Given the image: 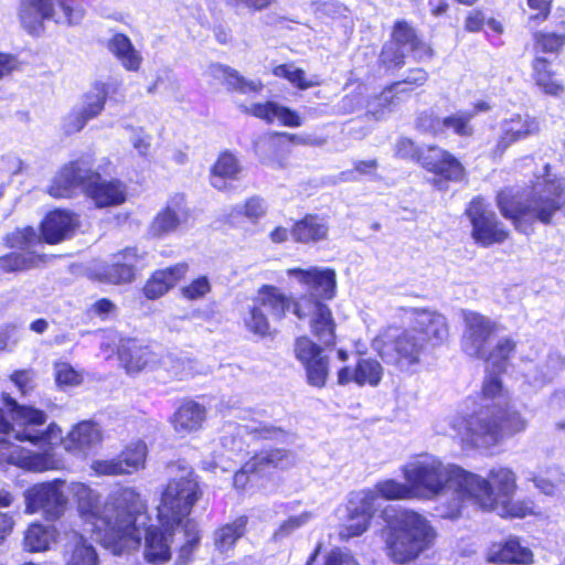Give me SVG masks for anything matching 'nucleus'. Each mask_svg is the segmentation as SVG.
Returning a JSON list of instances; mask_svg holds the SVG:
<instances>
[{"mask_svg":"<svg viewBox=\"0 0 565 565\" xmlns=\"http://www.w3.org/2000/svg\"><path fill=\"white\" fill-rule=\"evenodd\" d=\"M294 313L300 320L308 319L311 333L321 344H335L337 323L328 305L319 299L299 297L294 303Z\"/></svg>","mask_w":565,"mask_h":565,"instance_id":"obj_15","label":"nucleus"},{"mask_svg":"<svg viewBox=\"0 0 565 565\" xmlns=\"http://www.w3.org/2000/svg\"><path fill=\"white\" fill-rule=\"evenodd\" d=\"M463 333L461 348L466 354L472 358H482L493 334L500 330V324L490 317L477 311L467 310L462 312Z\"/></svg>","mask_w":565,"mask_h":565,"instance_id":"obj_17","label":"nucleus"},{"mask_svg":"<svg viewBox=\"0 0 565 565\" xmlns=\"http://www.w3.org/2000/svg\"><path fill=\"white\" fill-rule=\"evenodd\" d=\"M188 273V265L180 263L174 266L157 270L143 287L145 296L148 299L162 297Z\"/></svg>","mask_w":565,"mask_h":565,"instance_id":"obj_33","label":"nucleus"},{"mask_svg":"<svg viewBox=\"0 0 565 565\" xmlns=\"http://www.w3.org/2000/svg\"><path fill=\"white\" fill-rule=\"evenodd\" d=\"M447 427L443 434L457 436L462 445L470 448L489 449L499 445L505 437L523 433L529 426L527 418L513 407L500 406L463 416L455 414L445 418Z\"/></svg>","mask_w":565,"mask_h":565,"instance_id":"obj_3","label":"nucleus"},{"mask_svg":"<svg viewBox=\"0 0 565 565\" xmlns=\"http://www.w3.org/2000/svg\"><path fill=\"white\" fill-rule=\"evenodd\" d=\"M177 532L183 533L184 543L179 550L178 564L185 565L191 559L194 550L199 544V531L196 524L192 521H186L182 525L177 526Z\"/></svg>","mask_w":565,"mask_h":565,"instance_id":"obj_51","label":"nucleus"},{"mask_svg":"<svg viewBox=\"0 0 565 565\" xmlns=\"http://www.w3.org/2000/svg\"><path fill=\"white\" fill-rule=\"evenodd\" d=\"M500 129L501 135L492 150L494 157H501L516 141L536 135L540 125L536 118L530 115H513L501 121Z\"/></svg>","mask_w":565,"mask_h":565,"instance_id":"obj_22","label":"nucleus"},{"mask_svg":"<svg viewBox=\"0 0 565 565\" xmlns=\"http://www.w3.org/2000/svg\"><path fill=\"white\" fill-rule=\"evenodd\" d=\"M156 371L161 381H183L194 375L195 363L189 358L167 353L158 359Z\"/></svg>","mask_w":565,"mask_h":565,"instance_id":"obj_34","label":"nucleus"},{"mask_svg":"<svg viewBox=\"0 0 565 565\" xmlns=\"http://www.w3.org/2000/svg\"><path fill=\"white\" fill-rule=\"evenodd\" d=\"M305 369L308 383L311 386L321 388L326 385L329 374V360L327 355L318 358V360L311 362Z\"/></svg>","mask_w":565,"mask_h":565,"instance_id":"obj_56","label":"nucleus"},{"mask_svg":"<svg viewBox=\"0 0 565 565\" xmlns=\"http://www.w3.org/2000/svg\"><path fill=\"white\" fill-rule=\"evenodd\" d=\"M129 131V140L134 147V149L142 157L149 154L151 148L152 137L141 127H126Z\"/></svg>","mask_w":565,"mask_h":565,"instance_id":"obj_61","label":"nucleus"},{"mask_svg":"<svg viewBox=\"0 0 565 565\" xmlns=\"http://www.w3.org/2000/svg\"><path fill=\"white\" fill-rule=\"evenodd\" d=\"M422 166L429 172L439 177L440 181H461L465 168L450 152L438 147H429L427 153L420 158Z\"/></svg>","mask_w":565,"mask_h":565,"instance_id":"obj_24","label":"nucleus"},{"mask_svg":"<svg viewBox=\"0 0 565 565\" xmlns=\"http://www.w3.org/2000/svg\"><path fill=\"white\" fill-rule=\"evenodd\" d=\"M210 74L220 81H223L228 88L237 90L242 94L257 93L264 87L262 81L247 79L242 76L236 70L222 64H211L209 67Z\"/></svg>","mask_w":565,"mask_h":565,"instance_id":"obj_36","label":"nucleus"},{"mask_svg":"<svg viewBox=\"0 0 565 565\" xmlns=\"http://www.w3.org/2000/svg\"><path fill=\"white\" fill-rule=\"evenodd\" d=\"M38 259L33 252L11 253L0 257V269L6 273L25 270L35 266Z\"/></svg>","mask_w":565,"mask_h":565,"instance_id":"obj_52","label":"nucleus"},{"mask_svg":"<svg viewBox=\"0 0 565 565\" xmlns=\"http://www.w3.org/2000/svg\"><path fill=\"white\" fill-rule=\"evenodd\" d=\"M177 525L149 526L145 532L143 555L148 563L161 565L171 558V544Z\"/></svg>","mask_w":565,"mask_h":565,"instance_id":"obj_25","label":"nucleus"},{"mask_svg":"<svg viewBox=\"0 0 565 565\" xmlns=\"http://www.w3.org/2000/svg\"><path fill=\"white\" fill-rule=\"evenodd\" d=\"M147 455V445L141 440H137L127 445L117 457L121 461L125 473L131 475L146 467Z\"/></svg>","mask_w":565,"mask_h":565,"instance_id":"obj_46","label":"nucleus"},{"mask_svg":"<svg viewBox=\"0 0 565 565\" xmlns=\"http://www.w3.org/2000/svg\"><path fill=\"white\" fill-rule=\"evenodd\" d=\"M384 369L382 364L374 359H360L356 365L341 367L338 371V384L348 385L355 383L359 386L369 385L376 387L383 377Z\"/></svg>","mask_w":565,"mask_h":565,"instance_id":"obj_27","label":"nucleus"},{"mask_svg":"<svg viewBox=\"0 0 565 565\" xmlns=\"http://www.w3.org/2000/svg\"><path fill=\"white\" fill-rule=\"evenodd\" d=\"M467 215L472 225L471 236L481 246L489 247L508 239L509 230L482 199L477 198L470 202Z\"/></svg>","mask_w":565,"mask_h":565,"instance_id":"obj_16","label":"nucleus"},{"mask_svg":"<svg viewBox=\"0 0 565 565\" xmlns=\"http://www.w3.org/2000/svg\"><path fill=\"white\" fill-rule=\"evenodd\" d=\"M77 226L78 218L75 214L55 210L42 223V237L46 243L56 244L73 235Z\"/></svg>","mask_w":565,"mask_h":565,"instance_id":"obj_28","label":"nucleus"},{"mask_svg":"<svg viewBox=\"0 0 565 565\" xmlns=\"http://www.w3.org/2000/svg\"><path fill=\"white\" fill-rule=\"evenodd\" d=\"M516 489L515 473L505 467L490 470L488 479L466 472L463 502L471 500L486 510H498Z\"/></svg>","mask_w":565,"mask_h":565,"instance_id":"obj_9","label":"nucleus"},{"mask_svg":"<svg viewBox=\"0 0 565 565\" xmlns=\"http://www.w3.org/2000/svg\"><path fill=\"white\" fill-rule=\"evenodd\" d=\"M17 438L28 440L33 445H39L43 451L41 454H49L54 457L46 446L63 444L67 451H83L99 445L103 440V431L100 426L93 420H83L76 424L65 438L62 436V429L51 424L46 430L39 431L38 427H33L31 431L17 430ZM55 460V468L58 466V461Z\"/></svg>","mask_w":565,"mask_h":565,"instance_id":"obj_8","label":"nucleus"},{"mask_svg":"<svg viewBox=\"0 0 565 565\" xmlns=\"http://www.w3.org/2000/svg\"><path fill=\"white\" fill-rule=\"evenodd\" d=\"M55 379L58 385L76 386L82 383L83 376L66 362L55 363Z\"/></svg>","mask_w":565,"mask_h":565,"instance_id":"obj_62","label":"nucleus"},{"mask_svg":"<svg viewBox=\"0 0 565 565\" xmlns=\"http://www.w3.org/2000/svg\"><path fill=\"white\" fill-rule=\"evenodd\" d=\"M139 260L136 248H126L114 255V262L100 275V280L110 284L131 281L135 276V267Z\"/></svg>","mask_w":565,"mask_h":565,"instance_id":"obj_32","label":"nucleus"},{"mask_svg":"<svg viewBox=\"0 0 565 565\" xmlns=\"http://www.w3.org/2000/svg\"><path fill=\"white\" fill-rule=\"evenodd\" d=\"M482 395L484 399L492 401V404H484L481 409H484L486 406H489L490 409H497L503 405L504 392L501 381L497 375L490 374L486 377L482 386Z\"/></svg>","mask_w":565,"mask_h":565,"instance_id":"obj_54","label":"nucleus"},{"mask_svg":"<svg viewBox=\"0 0 565 565\" xmlns=\"http://www.w3.org/2000/svg\"><path fill=\"white\" fill-rule=\"evenodd\" d=\"M90 468L97 476L115 477L126 475L118 457L95 460L92 462Z\"/></svg>","mask_w":565,"mask_h":565,"instance_id":"obj_63","label":"nucleus"},{"mask_svg":"<svg viewBox=\"0 0 565 565\" xmlns=\"http://www.w3.org/2000/svg\"><path fill=\"white\" fill-rule=\"evenodd\" d=\"M372 347L386 363L401 371H409L419 364L427 345L412 328L398 330L390 327L373 340Z\"/></svg>","mask_w":565,"mask_h":565,"instance_id":"obj_11","label":"nucleus"},{"mask_svg":"<svg viewBox=\"0 0 565 565\" xmlns=\"http://www.w3.org/2000/svg\"><path fill=\"white\" fill-rule=\"evenodd\" d=\"M285 138L289 142L296 143V145H307L309 143L308 139L300 135L295 134H288V132H281V134H274L270 135L262 140H259L256 143L257 152L260 154L263 152L264 148L268 149H276L280 146L281 139Z\"/></svg>","mask_w":565,"mask_h":565,"instance_id":"obj_60","label":"nucleus"},{"mask_svg":"<svg viewBox=\"0 0 565 565\" xmlns=\"http://www.w3.org/2000/svg\"><path fill=\"white\" fill-rule=\"evenodd\" d=\"M329 228L326 217L308 214L294 224L291 237L297 243L316 244L328 238Z\"/></svg>","mask_w":565,"mask_h":565,"instance_id":"obj_31","label":"nucleus"},{"mask_svg":"<svg viewBox=\"0 0 565 565\" xmlns=\"http://www.w3.org/2000/svg\"><path fill=\"white\" fill-rule=\"evenodd\" d=\"M243 111L268 124L277 119L287 127H300L302 125V120L297 111L275 102L252 104L249 107H244Z\"/></svg>","mask_w":565,"mask_h":565,"instance_id":"obj_29","label":"nucleus"},{"mask_svg":"<svg viewBox=\"0 0 565 565\" xmlns=\"http://www.w3.org/2000/svg\"><path fill=\"white\" fill-rule=\"evenodd\" d=\"M70 556L66 565H98L95 548L77 532L71 534Z\"/></svg>","mask_w":565,"mask_h":565,"instance_id":"obj_45","label":"nucleus"},{"mask_svg":"<svg viewBox=\"0 0 565 565\" xmlns=\"http://www.w3.org/2000/svg\"><path fill=\"white\" fill-rule=\"evenodd\" d=\"M406 482L412 484L417 499L451 497L450 507L443 512L445 518H457L463 504L466 470L445 463L431 455H419L402 468Z\"/></svg>","mask_w":565,"mask_h":565,"instance_id":"obj_4","label":"nucleus"},{"mask_svg":"<svg viewBox=\"0 0 565 565\" xmlns=\"http://www.w3.org/2000/svg\"><path fill=\"white\" fill-rule=\"evenodd\" d=\"M108 49L125 70L136 72L140 68L142 55L125 34H115L108 42Z\"/></svg>","mask_w":565,"mask_h":565,"instance_id":"obj_39","label":"nucleus"},{"mask_svg":"<svg viewBox=\"0 0 565 565\" xmlns=\"http://www.w3.org/2000/svg\"><path fill=\"white\" fill-rule=\"evenodd\" d=\"M242 166L236 156L230 151L222 152L211 168V184L217 190L226 189L227 180H236Z\"/></svg>","mask_w":565,"mask_h":565,"instance_id":"obj_38","label":"nucleus"},{"mask_svg":"<svg viewBox=\"0 0 565 565\" xmlns=\"http://www.w3.org/2000/svg\"><path fill=\"white\" fill-rule=\"evenodd\" d=\"M286 273L307 288V292L301 297H310L324 302L333 299L337 294V274L331 268L318 266L307 269L288 268Z\"/></svg>","mask_w":565,"mask_h":565,"instance_id":"obj_18","label":"nucleus"},{"mask_svg":"<svg viewBox=\"0 0 565 565\" xmlns=\"http://www.w3.org/2000/svg\"><path fill=\"white\" fill-rule=\"evenodd\" d=\"M57 535L58 532L54 525L32 523L24 532L23 547L30 553L45 552L56 542Z\"/></svg>","mask_w":565,"mask_h":565,"instance_id":"obj_37","label":"nucleus"},{"mask_svg":"<svg viewBox=\"0 0 565 565\" xmlns=\"http://www.w3.org/2000/svg\"><path fill=\"white\" fill-rule=\"evenodd\" d=\"M412 329L416 334L433 345L445 342L449 335V327L444 315L430 309L412 310Z\"/></svg>","mask_w":565,"mask_h":565,"instance_id":"obj_21","label":"nucleus"},{"mask_svg":"<svg viewBox=\"0 0 565 565\" xmlns=\"http://www.w3.org/2000/svg\"><path fill=\"white\" fill-rule=\"evenodd\" d=\"M120 359L125 362L128 372H139L147 367L156 370L158 362L157 355L152 351L136 342H129L121 349Z\"/></svg>","mask_w":565,"mask_h":565,"instance_id":"obj_40","label":"nucleus"},{"mask_svg":"<svg viewBox=\"0 0 565 565\" xmlns=\"http://www.w3.org/2000/svg\"><path fill=\"white\" fill-rule=\"evenodd\" d=\"M190 217V210L183 195H174L153 217L149 233L153 237H163L177 232Z\"/></svg>","mask_w":565,"mask_h":565,"instance_id":"obj_23","label":"nucleus"},{"mask_svg":"<svg viewBox=\"0 0 565 565\" xmlns=\"http://www.w3.org/2000/svg\"><path fill=\"white\" fill-rule=\"evenodd\" d=\"M97 178H88L85 193L97 207L119 205L126 200V186L118 180H103L100 174L93 171Z\"/></svg>","mask_w":565,"mask_h":565,"instance_id":"obj_26","label":"nucleus"},{"mask_svg":"<svg viewBox=\"0 0 565 565\" xmlns=\"http://www.w3.org/2000/svg\"><path fill=\"white\" fill-rule=\"evenodd\" d=\"M205 415L204 406L194 401H186L175 411L172 424L179 434H190L201 428Z\"/></svg>","mask_w":565,"mask_h":565,"instance_id":"obj_35","label":"nucleus"},{"mask_svg":"<svg viewBox=\"0 0 565 565\" xmlns=\"http://www.w3.org/2000/svg\"><path fill=\"white\" fill-rule=\"evenodd\" d=\"M515 349L516 342L510 337H503L498 340L492 349L489 347L481 359L498 371H503Z\"/></svg>","mask_w":565,"mask_h":565,"instance_id":"obj_47","label":"nucleus"},{"mask_svg":"<svg viewBox=\"0 0 565 565\" xmlns=\"http://www.w3.org/2000/svg\"><path fill=\"white\" fill-rule=\"evenodd\" d=\"M376 510L373 493L369 491L352 493L348 504V519L341 526L340 536L348 540L363 534Z\"/></svg>","mask_w":565,"mask_h":565,"instance_id":"obj_19","label":"nucleus"},{"mask_svg":"<svg viewBox=\"0 0 565 565\" xmlns=\"http://www.w3.org/2000/svg\"><path fill=\"white\" fill-rule=\"evenodd\" d=\"M487 561L529 565L533 562V554L527 547L522 546L518 539L510 537L504 543L492 544L488 548Z\"/></svg>","mask_w":565,"mask_h":565,"instance_id":"obj_30","label":"nucleus"},{"mask_svg":"<svg viewBox=\"0 0 565 565\" xmlns=\"http://www.w3.org/2000/svg\"><path fill=\"white\" fill-rule=\"evenodd\" d=\"M295 463L291 452L284 449H269L256 454L246 462V470H258L265 472L270 468H286Z\"/></svg>","mask_w":565,"mask_h":565,"instance_id":"obj_41","label":"nucleus"},{"mask_svg":"<svg viewBox=\"0 0 565 565\" xmlns=\"http://www.w3.org/2000/svg\"><path fill=\"white\" fill-rule=\"evenodd\" d=\"M532 77L535 84L545 93L558 96L564 92V86L554 77L551 64L546 58L536 56L532 62Z\"/></svg>","mask_w":565,"mask_h":565,"instance_id":"obj_43","label":"nucleus"},{"mask_svg":"<svg viewBox=\"0 0 565 565\" xmlns=\"http://www.w3.org/2000/svg\"><path fill=\"white\" fill-rule=\"evenodd\" d=\"M551 478H544L542 476L533 477L535 487L544 494L553 495L559 487L565 482V475L558 469L553 468L550 471Z\"/></svg>","mask_w":565,"mask_h":565,"instance_id":"obj_59","label":"nucleus"},{"mask_svg":"<svg viewBox=\"0 0 565 565\" xmlns=\"http://www.w3.org/2000/svg\"><path fill=\"white\" fill-rule=\"evenodd\" d=\"M266 211L267 206L265 201L258 196H253L243 205H236L231 210L227 215V223L239 227L242 226V218L245 217L252 224H257L266 214Z\"/></svg>","mask_w":565,"mask_h":565,"instance_id":"obj_44","label":"nucleus"},{"mask_svg":"<svg viewBox=\"0 0 565 565\" xmlns=\"http://www.w3.org/2000/svg\"><path fill=\"white\" fill-rule=\"evenodd\" d=\"M211 291V282L206 276H201L181 288V294L189 300H198Z\"/></svg>","mask_w":565,"mask_h":565,"instance_id":"obj_64","label":"nucleus"},{"mask_svg":"<svg viewBox=\"0 0 565 565\" xmlns=\"http://www.w3.org/2000/svg\"><path fill=\"white\" fill-rule=\"evenodd\" d=\"M246 519L238 518L234 522L218 529L214 534V545L221 552H227L235 542L244 534Z\"/></svg>","mask_w":565,"mask_h":565,"instance_id":"obj_49","label":"nucleus"},{"mask_svg":"<svg viewBox=\"0 0 565 565\" xmlns=\"http://www.w3.org/2000/svg\"><path fill=\"white\" fill-rule=\"evenodd\" d=\"M295 355L297 360L306 367L318 358L324 356L322 348L315 343L309 337L302 335L295 341Z\"/></svg>","mask_w":565,"mask_h":565,"instance_id":"obj_53","label":"nucleus"},{"mask_svg":"<svg viewBox=\"0 0 565 565\" xmlns=\"http://www.w3.org/2000/svg\"><path fill=\"white\" fill-rule=\"evenodd\" d=\"M67 486L61 479L32 486L24 493L25 512H43L47 519L57 520L63 515L68 502L65 492Z\"/></svg>","mask_w":565,"mask_h":565,"instance_id":"obj_13","label":"nucleus"},{"mask_svg":"<svg viewBox=\"0 0 565 565\" xmlns=\"http://www.w3.org/2000/svg\"><path fill=\"white\" fill-rule=\"evenodd\" d=\"M393 43L399 46L409 45L411 50L417 54L419 60L424 58V56L431 55V50L416 36L413 28L405 21L396 22L393 30Z\"/></svg>","mask_w":565,"mask_h":565,"instance_id":"obj_48","label":"nucleus"},{"mask_svg":"<svg viewBox=\"0 0 565 565\" xmlns=\"http://www.w3.org/2000/svg\"><path fill=\"white\" fill-rule=\"evenodd\" d=\"M475 117V114L468 111H458L454 115L447 116L443 119V125L446 128L452 129L455 134L461 137H469L473 132V128L470 125V120Z\"/></svg>","mask_w":565,"mask_h":565,"instance_id":"obj_57","label":"nucleus"},{"mask_svg":"<svg viewBox=\"0 0 565 565\" xmlns=\"http://www.w3.org/2000/svg\"><path fill=\"white\" fill-rule=\"evenodd\" d=\"M434 537L435 532L423 515L409 510L401 511L385 531L386 555L396 564H406L426 550Z\"/></svg>","mask_w":565,"mask_h":565,"instance_id":"obj_7","label":"nucleus"},{"mask_svg":"<svg viewBox=\"0 0 565 565\" xmlns=\"http://www.w3.org/2000/svg\"><path fill=\"white\" fill-rule=\"evenodd\" d=\"M497 206L514 228L529 233L534 221L550 224L556 212L565 206L562 181L548 175L537 178L530 190L504 189L497 195Z\"/></svg>","mask_w":565,"mask_h":565,"instance_id":"obj_2","label":"nucleus"},{"mask_svg":"<svg viewBox=\"0 0 565 565\" xmlns=\"http://www.w3.org/2000/svg\"><path fill=\"white\" fill-rule=\"evenodd\" d=\"M3 402L13 423L6 420L0 414V462L36 472L55 468V460L49 454H32L12 443V439L23 441L15 437L17 430L23 434L31 431L33 427L42 426L46 422V415L33 407L20 406L8 394H3Z\"/></svg>","mask_w":565,"mask_h":565,"instance_id":"obj_5","label":"nucleus"},{"mask_svg":"<svg viewBox=\"0 0 565 565\" xmlns=\"http://www.w3.org/2000/svg\"><path fill=\"white\" fill-rule=\"evenodd\" d=\"M297 300L281 292L275 286H263L253 300L249 312L245 318L247 329L258 335H266L269 332L270 316L274 320H281L286 312Z\"/></svg>","mask_w":565,"mask_h":565,"instance_id":"obj_12","label":"nucleus"},{"mask_svg":"<svg viewBox=\"0 0 565 565\" xmlns=\"http://www.w3.org/2000/svg\"><path fill=\"white\" fill-rule=\"evenodd\" d=\"M85 15L82 0H21L19 18L30 34L43 31L44 20L78 24Z\"/></svg>","mask_w":565,"mask_h":565,"instance_id":"obj_10","label":"nucleus"},{"mask_svg":"<svg viewBox=\"0 0 565 565\" xmlns=\"http://www.w3.org/2000/svg\"><path fill=\"white\" fill-rule=\"evenodd\" d=\"M399 87L401 82L395 83L393 86L384 89L379 96L370 99L366 104L367 113L380 118L384 110L394 104L395 92H398Z\"/></svg>","mask_w":565,"mask_h":565,"instance_id":"obj_55","label":"nucleus"},{"mask_svg":"<svg viewBox=\"0 0 565 565\" xmlns=\"http://www.w3.org/2000/svg\"><path fill=\"white\" fill-rule=\"evenodd\" d=\"M565 43V35L554 32H535L534 49L536 52L555 53Z\"/></svg>","mask_w":565,"mask_h":565,"instance_id":"obj_58","label":"nucleus"},{"mask_svg":"<svg viewBox=\"0 0 565 565\" xmlns=\"http://www.w3.org/2000/svg\"><path fill=\"white\" fill-rule=\"evenodd\" d=\"M167 469L169 481L161 494L158 519L163 526H180L189 521L188 516L202 491L194 470L185 462L170 463Z\"/></svg>","mask_w":565,"mask_h":565,"instance_id":"obj_6","label":"nucleus"},{"mask_svg":"<svg viewBox=\"0 0 565 565\" xmlns=\"http://www.w3.org/2000/svg\"><path fill=\"white\" fill-rule=\"evenodd\" d=\"M88 178L97 177L93 174L86 161L76 160L60 169L47 188V193L56 199L70 198L77 188H83L85 191Z\"/></svg>","mask_w":565,"mask_h":565,"instance_id":"obj_20","label":"nucleus"},{"mask_svg":"<svg viewBox=\"0 0 565 565\" xmlns=\"http://www.w3.org/2000/svg\"><path fill=\"white\" fill-rule=\"evenodd\" d=\"M67 491L76 501L77 511L96 540L115 555L136 550L141 542V525L147 520V504L134 487L111 491L103 504L99 493L88 484L71 482Z\"/></svg>","mask_w":565,"mask_h":565,"instance_id":"obj_1","label":"nucleus"},{"mask_svg":"<svg viewBox=\"0 0 565 565\" xmlns=\"http://www.w3.org/2000/svg\"><path fill=\"white\" fill-rule=\"evenodd\" d=\"M118 84L113 81H96L82 97V106L72 109L64 118L63 129L72 135L81 131L85 125L99 116L104 109L110 93L115 92Z\"/></svg>","mask_w":565,"mask_h":565,"instance_id":"obj_14","label":"nucleus"},{"mask_svg":"<svg viewBox=\"0 0 565 565\" xmlns=\"http://www.w3.org/2000/svg\"><path fill=\"white\" fill-rule=\"evenodd\" d=\"M273 74L286 78L299 89H308L320 84L318 76L308 78L306 72L302 68L295 67L294 64L278 65L274 67Z\"/></svg>","mask_w":565,"mask_h":565,"instance_id":"obj_50","label":"nucleus"},{"mask_svg":"<svg viewBox=\"0 0 565 565\" xmlns=\"http://www.w3.org/2000/svg\"><path fill=\"white\" fill-rule=\"evenodd\" d=\"M374 495V505L379 498L385 500H411L416 499L415 490L411 483H403L395 479H386L377 482L374 489H364Z\"/></svg>","mask_w":565,"mask_h":565,"instance_id":"obj_42","label":"nucleus"}]
</instances>
